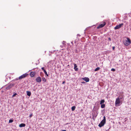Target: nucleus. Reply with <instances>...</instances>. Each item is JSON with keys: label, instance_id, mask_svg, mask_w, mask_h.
<instances>
[{"label": "nucleus", "instance_id": "f3484780", "mask_svg": "<svg viewBox=\"0 0 131 131\" xmlns=\"http://www.w3.org/2000/svg\"><path fill=\"white\" fill-rule=\"evenodd\" d=\"M100 68L99 67H98L97 68H96L95 69L94 71H97L98 70H100Z\"/></svg>", "mask_w": 131, "mask_h": 131}, {"label": "nucleus", "instance_id": "f257e3e1", "mask_svg": "<svg viewBox=\"0 0 131 131\" xmlns=\"http://www.w3.org/2000/svg\"><path fill=\"white\" fill-rule=\"evenodd\" d=\"M127 40H125L123 41V43L126 46H128L131 43V41L129 38H127Z\"/></svg>", "mask_w": 131, "mask_h": 131}, {"label": "nucleus", "instance_id": "ddd939ff", "mask_svg": "<svg viewBox=\"0 0 131 131\" xmlns=\"http://www.w3.org/2000/svg\"><path fill=\"white\" fill-rule=\"evenodd\" d=\"M76 108V107L74 106L72 107H71V110L72 111H74L75 110V108Z\"/></svg>", "mask_w": 131, "mask_h": 131}, {"label": "nucleus", "instance_id": "1a4fd4ad", "mask_svg": "<svg viewBox=\"0 0 131 131\" xmlns=\"http://www.w3.org/2000/svg\"><path fill=\"white\" fill-rule=\"evenodd\" d=\"M26 125L25 124L21 123L19 125V126L20 127H25Z\"/></svg>", "mask_w": 131, "mask_h": 131}, {"label": "nucleus", "instance_id": "aec40b11", "mask_svg": "<svg viewBox=\"0 0 131 131\" xmlns=\"http://www.w3.org/2000/svg\"><path fill=\"white\" fill-rule=\"evenodd\" d=\"M111 71L114 72L115 71V69L114 68H112L111 69Z\"/></svg>", "mask_w": 131, "mask_h": 131}, {"label": "nucleus", "instance_id": "0eeeda50", "mask_svg": "<svg viewBox=\"0 0 131 131\" xmlns=\"http://www.w3.org/2000/svg\"><path fill=\"white\" fill-rule=\"evenodd\" d=\"M36 80L37 82L40 83L41 81L40 77H37L36 79Z\"/></svg>", "mask_w": 131, "mask_h": 131}, {"label": "nucleus", "instance_id": "9b49d317", "mask_svg": "<svg viewBox=\"0 0 131 131\" xmlns=\"http://www.w3.org/2000/svg\"><path fill=\"white\" fill-rule=\"evenodd\" d=\"M74 69H75V71H77L78 70V68H77V65L75 64H74Z\"/></svg>", "mask_w": 131, "mask_h": 131}, {"label": "nucleus", "instance_id": "b1692460", "mask_svg": "<svg viewBox=\"0 0 131 131\" xmlns=\"http://www.w3.org/2000/svg\"><path fill=\"white\" fill-rule=\"evenodd\" d=\"M108 39L110 41H111V39L110 37L108 38Z\"/></svg>", "mask_w": 131, "mask_h": 131}, {"label": "nucleus", "instance_id": "cd10ccee", "mask_svg": "<svg viewBox=\"0 0 131 131\" xmlns=\"http://www.w3.org/2000/svg\"><path fill=\"white\" fill-rule=\"evenodd\" d=\"M61 131H66V130H62Z\"/></svg>", "mask_w": 131, "mask_h": 131}, {"label": "nucleus", "instance_id": "20e7f679", "mask_svg": "<svg viewBox=\"0 0 131 131\" xmlns=\"http://www.w3.org/2000/svg\"><path fill=\"white\" fill-rule=\"evenodd\" d=\"M28 74L26 73L24 74L21 75L18 78V79L19 80H21L22 79L26 77L27 75Z\"/></svg>", "mask_w": 131, "mask_h": 131}, {"label": "nucleus", "instance_id": "412c9836", "mask_svg": "<svg viewBox=\"0 0 131 131\" xmlns=\"http://www.w3.org/2000/svg\"><path fill=\"white\" fill-rule=\"evenodd\" d=\"M17 95L16 93H15L12 95V97H14L15 95Z\"/></svg>", "mask_w": 131, "mask_h": 131}, {"label": "nucleus", "instance_id": "39448f33", "mask_svg": "<svg viewBox=\"0 0 131 131\" xmlns=\"http://www.w3.org/2000/svg\"><path fill=\"white\" fill-rule=\"evenodd\" d=\"M123 25L124 24L123 23H122L119 24L118 25H117L114 27V29L116 30L119 29L122 26H123Z\"/></svg>", "mask_w": 131, "mask_h": 131}, {"label": "nucleus", "instance_id": "a878e982", "mask_svg": "<svg viewBox=\"0 0 131 131\" xmlns=\"http://www.w3.org/2000/svg\"><path fill=\"white\" fill-rule=\"evenodd\" d=\"M65 82L64 81L62 82V84H64L65 83Z\"/></svg>", "mask_w": 131, "mask_h": 131}, {"label": "nucleus", "instance_id": "dca6fc26", "mask_svg": "<svg viewBox=\"0 0 131 131\" xmlns=\"http://www.w3.org/2000/svg\"><path fill=\"white\" fill-rule=\"evenodd\" d=\"M42 80L44 82H46V80L45 79V78L44 77H43L42 78Z\"/></svg>", "mask_w": 131, "mask_h": 131}, {"label": "nucleus", "instance_id": "bb28decb", "mask_svg": "<svg viewBox=\"0 0 131 131\" xmlns=\"http://www.w3.org/2000/svg\"><path fill=\"white\" fill-rule=\"evenodd\" d=\"M19 80V79H18V78H16V80Z\"/></svg>", "mask_w": 131, "mask_h": 131}, {"label": "nucleus", "instance_id": "5701e85b", "mask_svg": "<svg viewBox=\"0 0 131 131\" xmlns=\"http://www.w3.org/2000/svg\"><path fill=\"white\" fill-rule=\"evenodd\" d=\"M32 114H31L30 115H29V117L31 118L32 117Z\"/></svg>", "mask_w": 131, "mask_h": 131}, {"label": "nucleus", "instance_id": "f8f14e48", "mask_svg": "<svg viewBox=\"0 0 131 131\" xmlns=\"http://www.w3.org/2000/svg\"><path fill=\"white\" fill-rule=\"evenodd\" d=\"M26 92H27V95L28 96H30L31 94V93L30 91H27Z\"/></svg>", "mask_w": 131, "mask_h": 131}, {"label": "nucleus", "instance_id": "423d86ee", "mask_svg": "<svg viewBox=\"0 0 131 131\" xmlns=\"http://www.w3.org/2000/svg\"><path fill=\"white\" fill-rule=\"evenodd\" d=\"M120 103V99L119 97L117 98L116 99L115 102V104L116 105L119 104Z\"/></svg>", "mask_w": 131, "mask_h": 131}, {"label": "nucleus", "instance_id": "9d476101", "mask_svg": "<svg viewBox=\"0 0 131 131\" xmlns=\"http://www.w3.org/2000/svg\"><path fill=\"white\" fill-rule=\"evenodd\" d=\"M35 75V73L34 72H31L30 73V75L31 77H33Z\"/></svg>", "mask_w": 131, "mask_h": 131}, {"label": "nucleus", "instance_id": "a211bd4d", "mask_svg": "<svg viewBox=\"0 0 131 131\" xmlns=\"http://www.w3.org/2000/svg\"><path fill=\"white\" fill-rule=\"evenodd\" d=\"M43 72H44L45 74H46V75L48 77L49 76L47 72L45 70H44V71Z\"/></svg>", "mask_w": 131, "mask_h": 131}, {"label": "nucleus", "instance_id": "6e6552de", "mask_svg": "<svg viewBox=\"0 0 131 131\" xmlns=\"http://www.w3.org/2000/svg\"><path fill=\"white\" fill-rule=\"evenodd\" d=\"M82 79L84 80L86 82H88L89 81V78L87 77H85L83 78Z\"/></svg>", "mask_w": 131, "mask_h": 131}, {"label": "nucleus", "instance_id": "4be33fe9", "mask_svg": "<svg viewBox=\"0 0 131 131\" xmlns=\"http://www.w3.org/2000/svg\"><path fill=\"white\" fill-rule=\"evenodd\" d=\"M41 69L43 71H44V70H45V69H44V68L43 67H42L41 68Z\"/></svg>", "mask_w": 131, "mask_h": 131}, {"label": "nucleus", "instance_id": "7ed1b4c3", "mask_svg": "<svg viewBox=\"0 0 131 131\" xmlns=\"http://www.w3.org/2000/svg\"><path fill=\"white\" fill-rule=\"evenodd\" d=\"M106 24V23L105 21H103L101 22V24L99 26H97V28L99 29L104 27Z\"/></svg>", "mask_w": 131, "mask_h": 131}, {"label": "nucleus", "instance_id": "f03ea898", "mask_svg": "<svg viewBox=\"0 0 131 131\" xmlns=\"http://www.w3.org/2000/svg\"><path fill=\"white\" fill-rule=\"evenodd\" d=\"M106 123V117L104 116L103 119L101 121L100 123L99 124L98 126L100 127L103 126Z\"/></svg>", "mask_w": 131, "mask_h": 131}, {"label": "nucleus", "instance_id": "6ab92c4d", "mask_svg": "<svg viewBox=\"0 0 131 131\" xmlns=\"http://www.w3.org/2000/svg\"><path fill=\"white\" fill-rule=\"evenodd\" d=\"M13 121L12 119H10L9 120V123H11L13 122Z\"/></svg>", "mask_w": 131, "mask_h": 131}, {"label": "nucleus", "instance_id": "393cba45", "mask_svg": "<svg viewBox=\"0 0 131 131\" xmlns=\"http://www.w3.org/2000/svg\"><path fill=\"white\" fill-rule=\"evenodd\" d=\"M115 48V47H113V50H114V49Z\"/></svg>", "mask_w": 131, "mask_h": 131}, {"label": "nucleus", "instance_id": "4468645a", "mask_svg": "<svg viewBox=\"0 0 131 131\" xmlns=\"http://www.w3.org/2000/svg\"><path fill=\"white\" fill-rule=\"evenodd\" d=\"M101 104V107L102 108H104L105 107V104Z\"/></svg>", "mask_w": 131, "mask_h": 131}, {"label": "nucleus", "instance_id": "2eb2a0df", "mask_svg": "<svg viewBox=\"0 0 131 131\" xmlns=\"http://www.w3.org/2000/svg\"><path fill=\"white\" fill-rule=\"evenodd\" d=\"M105 102V101L104 100H101L100 103V104H102V103H104Z\"/></svg>", "mask_w": 131, "mask_h": 131}]
</instances>
